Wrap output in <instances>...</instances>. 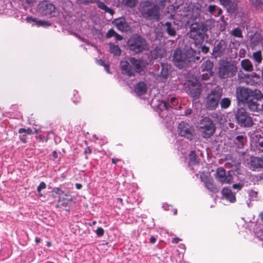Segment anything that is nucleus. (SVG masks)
<instances>
[{
	"mask_svg": "<svg viewBox=\"0 0 263 263\" xmlns=\"http://www.w3.org/2000/svg\"><path fill=\"white\" fill-rule=\"evenodd\" d=\"M236 96L239 102L247 106L251 111L258 109L257 101L263 98V95L258 89H251L245 87L236 88Z\"/></svg>",
	"mask_w": 263,
	"mask_h": 263,
	"instance_id": "1",
	"label": "nucleus"
},
{
	"mask_svg": "<svg viewBox=\"0 0 263 263\" xmlns=\"http://www.w3.org/2000/svg\"><path fill=\"white\" fill-rule=\"evenodd\" d=\"M140 11L142 16L147 20L158 21L160 19L159 8L149 1L143 3Z\"/></svg>",
	"mask_w": 263,
	"mask_h": 263,
	"instance_id": "2",
	"label": "nucleus"
},
{
	"mask_svg": "<svg viewBox=\"0 0 263 263\" xmlns=\"http://www.w3.org/2000/svg\"><path fill=\"white\" fill-rule=\"evenodd\" d=\"M219 70L218 75L219 78L226 79L235 75L237 71L236 66L225 60H221L219 62Z\"/></svg>",
	"mask_w": 263,
	"mask_h": 263,
	"instance_id": "3",
	"label": "nucleus"
},
{
	"mask_svg": "<svg viewBox=\"0 0 263 263\" xmlns=\"http://www.w3.org/2000/svg\"><path fill=\"white\" fill-rule=\"evenodd\" d=\"M127 44L129 50L135 53L141 52L147 48L146 40L139 35L130 37Z\"/></svg>",
	"mask_w": 263,
	"mask_h": 263,
	"instance_id": "4",
	"label": "nucleus"
},
{
	"mask_svg": "<svg viewBox=\"0 0 263 263\" xmlns=\"http://www.w3.org/2000/svg\"><path fill=\"white\" fill-rule=\"evenodd\" d=\"M199 131L204 138H209L215 132V126L213 122L210 118L205 117L200 123Z\"/></svg>",
	"mask_w": 263,
	"mask_h": 263,
	"instance_id": "5",
	"label": "nucleus"
},
{
	"mask_svg": "<svg viewBox=\"0 0 263 263\" xmlns=\"http://www.w3.org/2000/svg\"><path fill=\"white\" fill-rule=\"evenodd\" d=\"M178 103V100L175 97L171 98L168 101V103H167L164 101H160L156 106L157 112L161 118H166V113L168 111L170 108L171 107L173 108L174 107L176 106Z\"/></svg>",
	"mask_w": 263,
	"mask_h": 263,
	"instance_id": "6",
	"label": "nucleus"
},
{
	"mask_svg": "<svg viewBox=\"0 0 263 263\" xmlns=\"http://www.w3.org/2000/svg\"><path fill=\"white\" fill-rule=\"evenodd\" d=\"M178 132L181 137H184L191 141L195 137V129L194 127L185 122H181L178 126Z\"/></svg>",
	"mask_w": 263,
	"mask_h": 263,
	"instance_id": "7",
	"label": "nucleus"
},
{
	"mask_svg": "<svg viewBox=\"0 0 263 263\" xmlns=\"http://www.w3.org/2000/svg\"><path fill=\"white\" fill-rule=\"evenodd\" d=\"M235 115L238 123L241 126L250 127L252 125V119L244 108L238 109Z\"/></svg>",
	"mask_w": 263,
	"mask_h": 263,
	"instance_id": "8",
	"label": "nucleus"
},
{
	"mask_svg": "<svg viewBox=\"0 0 263 263\" xmlns=\"http://www.w3.org/2000/svg\"><path fill=\"white\" fill-rule=\"evenodd\" d=\"M54 10V6L47 1L40 2L36 8V11L40 14L50 17L55 16Z\"/></svg>",
	"mask_w": 263,
	"mask_h": 263,
	"instance_id": "9",
	"label": "nucleus"
},
{
	"mask_svg": "<svg viewBox=\"0 0 263 263\" xmlns=\"http://www.w3.org/2000/svg\"><path fill=\"white\" fill-rule=\"evenodd\" d=\"M221 96L219 93L212 91L206 97L205 100V107L210 110H213L218 107Z\"/></svg>",
	"mask_w": 263,
	"mask_h": 263,
	"instance_id": "10",
	"label": "nucleus"
},
{
	"mask_svg": "<svg viewBox=\"0 0 263 263\" xmlns=\"http://www.w3.org/2000/svg\"><path fill=\"white\" fill-rule=\"evenodd\" d=\"M189 35L191 39L195 40L196 44L201 43L204 39L203 30L201 26L197 24H193L191 25Z\"/></svg>",
	"mask_w": 263,
	"mask_h": 263,
	"instance_id": "11",
	"label": "nucleus"
},
{
	"mask_svg": "<svg viewBox=\"0 0 263 263\" xmlns=\"http://www.w3.org/2000/svg\"><path fill=\"white\" fill-rule=\"evenodd\" d=\"M173 62L175 65L180 69L187 66L185 52H183L179 49H176L173 54Z\"/></svg>",
	"mask_w": 263,
	"mask_h": 263,
	"instance_id": "12",
	"label": "nucleus"
},
{
	"mask_svg": "<svg viewBox=\"0 0 263 263\" xmlns=\"http://www.w3.org/2000/svg\"><path fill=\"white\" fill-rule=\"evenodd\" d=\"M214 176L216 179L221 184L230 183L233 180L232 175H227L224 169L222 167L217 168Z\"/></svg>",
	"mask_w": 263,
	"mask_h": 263,
	"instance_id": "13",
	"label": "nucleus"
},
{
	"mask_svg": "<svg viewBox=\"0 0 263 263\" xmlns=\"http://www.w3.org/2000/svg\"><path fill=\"white\" fill-rule=\"evenodd\" d=\"M188 86L189 89L186 91L192 98L197 99L201 93L200 85L196 81L195 82H189Z\"/></svg>",
	"mask_w": 263,
	"mask_h": 263,
	"instance_id": "14",
	"label": "nucleus"
},
{
	"mask_svg": "<svg viewBox=\"0 0 263 263\" xmlns=\"http://www.w3.org/2000/svg\"><path fill=\"white\" fill-rule=\"evenodd\" d=\"M130 64L134 67L135 72L140 73L144 71L147 64L143 60L136 59L135 58H130L129 59Z\"/></svg>",
	"mask_w": 263,
	"mask_h": 263,
	"instance_id": "15",
	"label": "nucleus"
},
{
	"mask_svg": "<svg viewBox=\"0 0 263 263\" xmlns=\"http://www.w3.org/2000/svg\"><path fill=\"white\" fill-rule=\"evenodd\" d=\"M227 49L228 45L227 42L225 40H221L214 47L213 49V55L216 58L220 57L224 54Z\"/></svg>",
	"mask_w": 263,
	"mask_h": 263,
	"instance_id": "16",
	"label": "nucleus"
},
{
	"mask_svg": "<svg viewBox=\"0 0 263 263\" xmlns=\"http://www.w3.org/2000/svg\"><path fill=\"white\" fill-rule=\"evenodd\" d=\"M201 180L204 182L205 187L210 191L216 193L218 190L213 183L212 179L208 174H202L200 176Z\"/></svg>",
	"mask_w": 263,
	"mask_h": 263,
	"instance_id": "17",
	"label": "nucleus"
},
{
	"mask_svg": "<svg viewBox=\"0 0 263 263\" xmlns=\"http://www.w3.org/2000/svg\"><path fill=\"white\" fill-rule=\"evenodd\" d=\"M120 67L123 74L129 77L133 76L135 74V70L132 67L129 62L126 61H122L120 62Z\"/></svg>",
	"mask_w": 263,
	"mask_h": 263,
	"instance_id": "18",
	"label": "nucleus"
},
{
	"mask_svg": "<svg viewBox=\"0 0 263 263\" xmlns=\"http://www.w3.org/2000/svg\"><path fill=\"white\" fill-rule=\"evenodd\" d=\"M186 56V61L187 62V66L192 62H195L200 59L199 53H197L196 51L191 48L185 52Z\"/></svg>",
	"mask_w": 263,
	"mask_h": 263,
	"instance_id": "19",
	"label": "nucleus"
},
{
	"mask_svg": "<svg viewBox=\"0 0 263 263\" xmlns=\"http://www.w3.org/2000/svg\"><path fill=\"white\" fill-rule=\"evenodd\" d=\"M112 23L118 30L121 31H126L128 28V25L124 17L116 18L113 21Z\"/></svg>",
	"mask_w": 263,
	"mask_h": 263,
	"instance_id": "20",
	"label": "nucleus"
},
{
	"mask_svg": "<svg viewBox=\"0 0 263 263\" xmlns=\"http://www.w3.org/2000/svg\"><path fill=\"white\" fill-rule=\"evenodd\" d=\"M26 20L28 23L31 24L32 26L36 25L37 27H47L51 25V24L47 21L37 20L36 18L32 17H27Z\"/></svg>",
	"mask_w": 263,
	"mask_h": 263,
	"instance_id": "21",
	"label": "nucleus"
},
{
	"mask_svg": "<svg viewBox=\"0 0 263 263\" xmlns=\"http://www.w3.org/2000/svg\"><path fill=\"white\" fill-rule=\"evenodd\" d=\"M222 195L223 198L231 203L236 201L235 194L232 193L231 190L228 187H224L222 190Z\"/></svg>",
	"mask_w": 263,
	"mask_h": 263,
	"instance_id": "22",
	"label": "nucleus"
},
{
	"mask_svg": "<svg viewBox=\"0 0 263 263\" xmlns=\"http://www.w3.org/2000/svg\"><path fill=\"white\" fill-rule=\"evenodd\" d=\"M147 90V87L143 82H140L137 83L134 87V92L138 96H140L144 94Z\"/></svg>",
	"mask_w": 263,
	"mask_h": 263,
	"instance_id": "23",
	"label": "nucleus"
},
{
	"mask_svg": "<svg viewBox=\"0 0 263 263\" xmlns=\"http://www.w3.org/2000/svg\"><path fill=\"white\" fill-rule=\"evenodd\" d=\"M166 52L163 48H156L151 52V56L152 59H156L164 57Z\"/></svg>",
	"mask_w": 263,
	"mask_h": 263,
	"instance_id": "24",
	"label": "nucleus"
},
{
	"mask_svg": "<svg viewBox=\"0 0 263 263\" xmlns=\"http://www.w3.org/2000/svg\"><path fill=\"white\" fill-rule=\"evenodd\" d=\"M161 71L160 73L158 74V76H160L163 79H165L168 75V69L170 66L166 63H161Z\"/></svg>",
	"mask_w": 263,
	"mask_h": 263,
	"instance_id": "25",
	"label": "nucleus"
},
{
	"mask_svg": "<svg viewBox=\"0 0 263 263\" xmlns=\"http://www.w3.org/2000/svg\"><path fill=\"white\" fill-rule=\"evenodd\" d=\"M241 65L242 69L245 71H251L253 70V65L248 59L242 60L241 62Z\"/></svg>",
	"mask_w": 263,
	"mask_h": 263,
	"instance_id": "26",
	"label": "nucleus"
},
{
	"mask_svg": "<svg viewBox=\"0 0 263 263\" xmlns=\"http://www.w3.org/2000/svg\"><path fill=\"white\" fill-rule=\"evenodd\" d=\"M164 26L165 27V30L169 35L174 36L176 35V30L171 23L167 22L165 23Z\"/></svg>",
	"mask_w": 263,
	"mask_h": 263,
	"instance_id": "27",
	"label": "nucleus"
},
{
	"mask_svg": "<svg viewBox=\"0 0 263 263\" xmlns=\"http://www.w3.org/2000/svg\"><path fill=\"white\" fill-rule=\"evenodd\" d=\"M98 7L100 9L104 10L105 12L108 13L111 16L114 14V11L110 8L107 7L104 2H98Z\"/></svg>",
	"mask_w": 263,
	"mask_h": 263,
	"instance_id": "28",
	"label": "nucleus"
},
{
	"mask_svg": "<svg viewBox=\"0 0 263 263\" xmlns=\"http://www.w3.org/2000/svg\"><path fill=\"white\" fill-rule=\"evenodd\" d=\"M257 141L256 142V146L259 151L263 152V133L261 134H257L256 135Z\"/></svg>",
	"mask_w": 263,
	"mask_h": 263,
	"instance_id": "29",
	"label": "nucleus"
},
{
	"mask_svg": "<svg viewBox=\"0 0 263 263\" xmlns=\"http://www.w3.org/2000/svg\"><path fill=\"white\" fill-rule=\"evenodd\" d=\"M261 158L259 157H254L251 158L250 165L253 168H257L260 167Z\"/></svg>",
	"mask_w": 263,
	"mask_h": 263,
	"instance_id": "30",
	"label": "nucleus"
},
{
	"mask_svg": "<svg viewBox=\"0 0 263 263\" xmlns=\"http://www.w3.org/2000/svg\"><path fill=\"white\" fill-rule=\"evenodd\" d=\"M209 11L211 14L215 16H219L222 13V10L215 5H210Z\"/></svg>",
	"mask_w": 263,
	"mask_h": 263,
	"instance_id": "31",
	"label": "nucleus"
},
{
	"mask_svg": "<svg viewBox=\"0 0 263 263\" xmlns=\"http://www.w3.org/2000/svg\"><path fill=\"white\" fill-rule=\"evenodd\" d=\"M109 51L114 55L119 56L121 54V50L118 45L110 43L109 44Z\"/></svg>",
	"mask_w": 263,
	"mask_h": 263,
	"instance_id": "32",
	"label": "nucleus"
},
{
	"mask_svg": "<svg viewBox=\"0 0 263 263\" xmlns=\"http://www.w3.org/2000/svg\"><path fill=\"white\" fill-rule=\"evenodd\" d=\"M213 67V63L210 60L204 61L201 66L202 71H210Z\"/></svg>",
	"mask_w": 263,
	"mask_h": 263,
	"instance_id": "33",
	"label": "nucleus"
},
{
	"mask_svg": "<svg viewBox=\"0 0 263 263\" xmlns=\"http://www.w3.org/2000/svg\"><path fill=\"white\" fill-rule=\"evenodd\" d=\"M246 141L245 137L242 135H239L236 137L235 143L237 145L238 147L241 148L243 146Z\"/></svg>",
	"mask_w": 263,
	"mask_h": 263,
	"instance_id": "34",
	"label": "nucleus"
},
{
	"mask_svg": "<svg viewBox=\"0 0 263 263\" xmlns=\"http://www.w3.org/2000/svg\"><path fill=\"white\" fill-rule=\"evenodd\" d=\"M231 100L228 98H224L220 102L221 108L222 109H227L231 105Z\"/></svg>",
	"mask_w": 263,
	"mask_h": 263,
	"instance_id": "35",
	"label": "nucleus"
},
{
	"mask_svg": "<svg viewBox=\"0 0 263 263\" xmlns=\"http://www.w3.org/2000/svg\"><path fill=\"white\" fill-rule=\"evenodd\" d=\"M189 159L190 165L196 164L198 161L196 158V155L194 151H192L189 154Z\"/></svg>",
	"mask_w": 263,
	"mask_h": 263,
	"instance_id": "36",
	"label": "nucleus"
},
{
	"mask_svg": "<svg viewBox=\"0 0 263 263\" xmlns=\"http://www.w3.org/2000/svg\"><path fill=\"white\" fill-rule=\"evenodd\" d=\"M253 58L254 60L258 63L259 64L262 61V56L260 51H257L253 54Z\"/></svg>",
	"mask_w": 263,
	"mask_h": 263,
	"instance_id": "37",
	"label": "nucleus"
},
{
	"mask_svg": "<svg viewBox=\"0 0 263 263\" xmlns=\"http://www.w3.org/2000/svg\"><path fill=\"white\" fill-rule=\"evenodd\" d=\"M137 1L138 0H122L123 4L130 8L134 7Z\"/></svg>",
	"mask_w": 263,
	"mask_h": 263,
	"instance_id": "38",
	"label": "nucleus"
},
{
	"mask_svg": "<svg viewBox=\"0 0 263 263\" xmlns=\"http://www.w3.org/2000/svg\"><path fill=\"white\" fill-rule=\"evenodd\" d=\"M231 34L235 37H241L242 32L240 29L238 27L234 28L231 32Z\"/></svg>",
	"mask_w": 263,
	"mask_h": 263,
	"instance_id": "39",
	"label": "nucleus"
},
{
	"mask_svg": "<svg viewBox=\"0 0 263 263\" xmlns=\"http://www.w3.org/2000/svg\"><path fill=\"white\" fill-rule=\"evenodd\" d=\"M20 134H25L26 135H31L32 134V130L31 128L25 129L24 128H20L18 130Z\"/></svg>",
	"mask_w": 263,
	"mask_h": 263,
	"instance_id": "40",
	"label": "nucleus"
},
{
	"mask_svg": "<svg viewBox=\"0 0 263 263\" xmlns=\"http://www.w3.org/2000/svg\"><path fill=\"white\" fill-rule=\"evenodd\" d=\"M55 192L60 196V201L62 200V196L63 195L68 196L66 194H64V192L59 188L55 189Z\"/></svg>",
	"mask_w": 263,
	"mask_h": 263,
	"instance_id": "41",
	"label": "nucleus"
},
{
	"mask_svg": "<svg viewBox=\"0 0 263 263\" xmlns=\"http://www.w3.org/2000/svg\"><path fill=\"white\" fill-rule=\"evenodd\" d=\"M236 8V4L234 3H232L231 2L230 5H229V6L228 7H227L226 8L227 9V10L229 12H232L235 10Z\"/></svg>",
	"mask_w": 263,
	"mask_h": 263,
	"instance_id": "42",
	"label": "nucleus"
},
{
	"mask_svg": "<svg viewBox=\"0 0 263 263\" xmlns=\"http://www.w3.org/2000/svg\"><path fill=\"white\" fill-rule=\"evenodd\" d=\"M257 192L255 191L251 190L249 192V197H250V198L252 200L256 199V198L257 197Z\"/></svg>",
	"mask_w": 263,
	"mask_h": 263,
	"instance_id": "43",
	"label": "nucleus"
},
{
	"mask_svg": "<svg viewBox=\"0 0 263 263\" xmlns=\"http://www.w3.org/2000/svg\"><path fill=\"white\" fill-rule=\"evenodd\" d=\"M46 187V185L45 182H41L39 185L37 187V191L40 193L42 190L45 189Z\"/></svg>",
	"mask_w": 263,
	"mask_h": 263,
	"instance_id": "44",
	"label": "nucleus"
},
{
	"mask_svg": "<svg viewBox=\"0 0 263 263\" xmlns=\"http://www.w3.org/2000/svg\"><path fill=\"white\" fill-rule=\"evenodd\" d=\"M98 64L99 65L103 66L104 67V69H105V71L107 73H109L110 72L108 66L104 63V61H103L102 60H99L98 61Z\"/></svg>",
	"mask_w": 263,
	"mask_h": 263,
	"instance_id": "45",
	"label": "nucleus"
},
{
	"mask_svg": "<svg viewBox=\"0 0 263 263\" xmlns=\"http://www.w3.org/2000/svg\"><path fill=\"white\" fill-rule=\"evenodd\" d=\"M116 32L112 29L109 30L106 33V36L107 38H110L112 36H114Z\"/></svg>",
	"mask_w": 263,
	"mask_h": 263,
	"instance_id": "46",
	"label": "nucleus"
},
{
	"mask_svg": "<svg viewBox=\"0 0 263 263\" xmlns=\"http://www.w3.org/2000/svg\"><path fill=\"white\" fill-rule=\"evenodd\" d=\"M221 5L224 7H228L231 4V0H219Z\"/></svg>",
	"mask_w": 263,
	"mask_h": 263,
	"instance_id": "47",
	"label": "nucleus"
},
{
	"mask_svg": "<svg viewBox=\"0 0 263 263\" xmlns=\"http://www.w3.org/2000/svg\"><path fill=\"white\" fill-rule=\"evenodd\" d=\"M96 234L99 236H102L104 233V230L102 228H98L96 231Z\"/></svg>",
	"mask_w": 263,
	"mask_h": 263,
	"instance_id": "48",
	"label": "nucleus"
},
{
	"mask_svg": "<svg viewBox=\"0 0 263 263\" xmlns=\"http://www.w3.org/2000/svg\"><path fill=\"white\" fill-rule=\"evenodd\" d=\"M98 2H99L98 0H84L83 4H89V3H91V4L95 3H98Z\"/></svg>",
	"mask_w": 263,
	"mask_h": 263,
	"instance_id": "49",
	"label": "nucleus"
},
{
	"mask_svg": "<svg viewBox=\"0 0 263 263\" xmlns=\"http://www.w3.org/2000/svg\"><path fill=\"white\" fill-rule=\"evenodd\" d=\"M242 187V185L240 183L234 184L233 187L235 189L240 190Z\"/></svg>",
	"mask_w": 263,
	"mask_h": 263,
	"instance_id": "50",
	"label": "nucleus"
},
{
	"mask_svg": "<svg viewBox=\"0 0 263 263\" xmlns=\"http://www.w3.org/2000/svg\"><path fill=\"white\" fill-rule=\"evenodd\" d=\"M209 50V47H208L205 46H203L201 48V51L204 53L208 52Z\"/></svg>",
	"mask_w": 263,
	"mask_h": 263,
	"instance_id": "51",
	"label": "nucleus"
},
{
	"mask_svg": "<svg viewBox=\"0 0 263 263\" xmlns=\"http://www.w3.org/2000/svg\"><path fill=\"white\" fill-rule=\"evenodd\" d=\"M35 0H25V3L27 5H28L30 6H32Z\"/></svg>",
	"mask_w": 263,
	"mask_h": 263,
	"instance_id": "52",
	"label": "nucleus"
},
{
	"mask_svg": "<svg viewBox=\"0 0 263 263\" xmlns=\"http://www.w3.org/2000/svg\"><path fill=\"white\" fill-rule=\"evenodd\" d=\"M114 36L117 41H121L122 40V36L117 33L115 34Z\"/></svg>",
	"mask_w": 263,
	"mask_h": 263,
	"instance_id": "53",
	"label": "nucleus"
},
{
	"mask_svg": "<svg viewBox=\"0 0 263 263\" xmlns=\"http://www.w3.org/2000/svg\"><path fill=\"white\" fill-rule=\"evenodd\" d=\"M191 113H192V110L190 108H187L185 111V115L186 116L191 115Z\"/></svg>",
	"mask_w": 263,
	"mask_h": 263,
	"instance_id": "54",
	"label": "nucleus"
},
{
	"mask_svg": "<svg viewBox=\"0 0 263 263\" xmlns=\"http://www.w3.org/2000/svg\"><path fill=\"white\" fill-rule=\"evenodd\" d=\"M160 6H163L166 0H158Z\"/></svg>",
	"mask_w": 263,
	"mask_h": 263,
	"instance_id": "55",
	"label": "nucleus"
},
{
	"mask_svg": "<svg viewBox=\"0 0 263 263\" xmlns=\"http://www.w3.org/2000/svg\"><path fill=\"white\" fill-rule=\"evenodd\" d=\"M25 136H26V135L25 134L24 135H23L22 136H20V139L23 142H26V139H25Z\"/></svg>",
	"mask_w": 263,
	"mask_h": 263,
	"instance_id": "56",
	"label": "nucleus"
},
{
	"mask_svg": "<svg viewBox=\"0 0 263 263\" xmlns=\"http://www.w3.org/2000/svg\"><path fill=\"white\" fill-rule=\"evenodd\" d=\"M180 240V239L178 238H174L173 240H172V242L173 243H178L179 241Z\"/></svg>",
	"mask_w": 263,
	"mask_h": 263,
	"instance_id": "57",
	"label": "nucleus"
},
{
	"mask_svg": "<svg viewBox=\"0 0 263 263\" xmlns=\"http://www.w3.org/2000/svg\"><path fill=\"white\" fill-rule=\"evenodd\" d=\"M163 207L166 210H169L170 209V208H172V206L171 205H165L164 204L163 205Z\"/></svg>",
	"mask_w": 263,
	"mask_h": 263,
	"instance_id": "58",
	"label": "nucleus"
},
{
	"mask_svg": "<svg viewBox=\"0 0 263 263\" xmlns=\"http://www.w3.org/2000/svg\"><path fill=\"white\" fill-rule=\"evenodd\" d=\"M76 187L77 189L80 190L82 188V185L80 183H76Z\"/></svg>",
	"mask_w": 263,
	"mask_h": 263,
	"instance_id": "59",
	"label": "nucleus"
},
{
	"mask_svg": "<svg viewBox=\"0 0 263 263\" xmlns=\"http://www.w3.org/2000/svg\"><path fill=\"white\" fill-rule=\"evenodd\" d=\"M149 240L151 243H154L156 241V238L154 237H151Z\"/></svg>",
	"mask_w": 263,
	"mask_h": 263,
	"instance_id": "60",
	"label": "nucleus"
},
{
	"mask_svg": "<svg viewBox=\"0 0 263 263\" xmlns=\"http://www.w3.org/2000/svg\"><path fill=\"white\" fill-rule=\"evenodd\" d=\"M259 111H263V104L261 105V107H260L259 105L258 104V109L256 111L258 112Z\"/></svg>",
	"mask_w": 263,
	"mask_h": 263,
	"instance_id": "61",
	"label": "nucleus"
},
{
	"mask_svg": "<svg viewBox=\"0 0 263 263\" xmlns=\"http://www.w3.org/2000/svg\"><path fill=\"white\" fill-rule=\"evenodd\" d=\"M258 177L259 180H263V173L259 174Z\"/></svg>",
	"mask_w": 263,
	"mask_h": 263,
	"instance_id": "62",
	"label": "nucleus"
},
{
	"mask_svg": "<svg viewBox=\"0 0 263 263\" xmlns=\"http://www.w3.org/2000/svg\"><path fill=\"white\" fill-rule=\"evenodd\" d=\"M37 138L40 139L41 140L43 141L44 139V137L42 135H39L36 137Z\"/></svg>",
	"mask_w": 263,
	"mask_h": 263,
	"instance_id": "63",
	"label": "nucleus"
},
{
	"mask_svg": "<svg viewBox=\"0 0 263 263\" xmlns=\"http://www.w3.org/2000/svg\"><path fill=\"white\" fill-rule=\"evenodd\" d=\"M118 161V159H115V158H112V162L113 163H117V162Z\"/></svg>",
	"mask_w": 263,
	"mask_h": 263,
	"instance_id": "64",
	"label": "nucleus"
}]
</instances>
